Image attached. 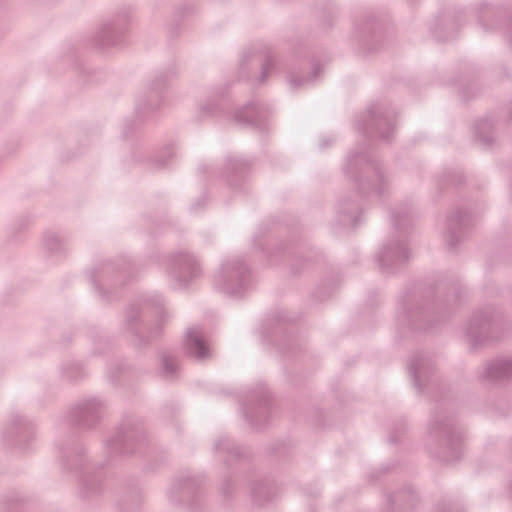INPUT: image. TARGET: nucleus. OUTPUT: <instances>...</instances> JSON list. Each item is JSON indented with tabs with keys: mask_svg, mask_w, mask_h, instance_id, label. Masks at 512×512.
Segmentation results:
<instances>
[{
	"mask_svg": "<svg viewBox=\"0 0 512 512\" xmlns=\"http://www.w3.org/2000/svg\"><path fill=\"white\" fill-rule=\"evenodd\" d=\"M502 314L492 307L475 312L465 327V339L474 350L496 339L503 328Z\"/></svg>",
	"mask_w": 512,
	"mask_h": 512,
	"instance_id": "f257e3e1",
	"label": "nucleus"
},
{
	"mask_svg": "<svg viewBox=\"0 0 512 512\" xmlns=\"http://www.w3.org/2000/svg\"><path fill=\"white\" fill-rule=\"evenodd\" d=\"M202 275L200 260L188 251H180L172 255L167 266L169 286L174 290L188 288Z\"/></svg>",
	"mask_w": 512,
	"mask_h": 512,
	"instance_id": "f03ea898",
	"label": "nucleus"
},
{
	"mask_svg": "<svg viewBox=\"0 0 512 512\" xmlns=\"http://www.w3.org/2000/svg\"><path fill=\"white\" fill-rule=\"evenodd\" d=\"M215 286L226 295L241 296L250 286L248 267L238 258L225 261L215 276Z\"/></svg>",
	"mask_w": 512,
	"mask_h": 512,
	"instance_id": "7ed1b4c3",
	"label": "nucleus"
},
{
	"mask_svg": "<svg viewBox=\"0 0 512 512\" xmlns=\"http://www.w3.org/2000/svg\"><path fill=\"white\" fill-rule=\"evenodd\" d=\"M428 433L434 440H443L445 453L443 460L450 462L456 460L461 452V432L455 427L453 421L445 415L437 414L431 418L428 424Z\"/></svg>",
	"mask_w": 512,
	"mask_h": 512,
	"instance_id": "20e7f679",
	"label": "nucleus"
},
{
	"mask_svg": "<svg viewBox=\"0 0 512 512\" xmlns=\"http://www.w3.org/2000/svg\"><path fill=\"white\" fill-rule=\"evenodd\" d=\"M251 61H258L261 64V73L258 77L259 83H264L276 69L275 56L271 49L264 45L251 46L242 52L239 60L241 73L246 72Z\"/></svg>",
	"mask_w": 512,
	"mask_h": 512,
	"instance_id": "39448f33",
	"label": "nucleus"
},
{
	"mask_svg": "<svg viewBox=\"0 0 512 512\" xmlns=\"http://www.w3.org/2000/svg\"><path fill=\"white\" fill-rule=\"evenodd\" d=\"M410 256V249L404 238H391L378 252L379 267L385 272H393L394 268L406 261Z\"/></svg>",
	"mask_w": 512,
	"mask_h": 512,
	"instance_id": "423d86ee",
	"label": "nucleus"
},
{
	"mask_svg": "<svg viewBox=\"0 0 512 512\" xmlns=\"http://www.w3.org/2000/svg\"><path fill=\"white\" fill-rule=\"evenodd\" d=\"M394 111L382 104L374 105L368 111V120L363 129L375 131L384 140H390L394 131Z\"/></svg>",
	"mask_w": 512,
	"mask_h": 512,
	"instance_id": "0eeeda50",
	"label": "nucleus"
},
{
	"mask_svg": "<svg viewBox=\"0 0 512 512\" xmlns=\"http://www.w3.org/2000/svg\"><path fill=\"white\" fill-rule=\"evenodd\" d=\"M478 378L490 383L512 379V357L501 356L487 361L479 370Z\"/></svg>",
	"mask_w": 512,
	"mask_h": 512,
	"instance_id": "6e6552de",
	"label": "nucleus"
},
{
	"mask_svg": "<svg viewBox=\"0 0 512 512\" xmlns=\"http://www.w3.org/2000/svg\"><path fill=\"white\" fill-rule=\"evenodd\" d=\"M408 369L415 388L420 392L436 370V363L429 354H415L409 362Z\"/></svg>",
	"mask_w": 512,
	"mask_h": 512,
	"instance_id": "1a4fd4ad",
	"label": "nucleus"
},
{
	"mask_svg": "<svg viewBox=\"0 0 512 512\" xmlns=\"http://www.w3.org/2000/svg\"><path fill=\"white\" fill-rule=\"evenodd\" d=\"M183 348L189 356L199 361L208 359L212 354L202 330L198 327L187 330Z\"/></svg>",
	"mask_w": 512,
	"mask_h": 512,
	"instance_id": "9d476101",
	"label": "nucleus"
},
{
	"mask_svg": "<svg viewBox=\"0 0 512 512\" xmlns=\"http://www.w3.org/2000/svg\"><path fill=\"white\" fill-rule=\"evenodd\" d=\"M199 484V480L191 475L177 478L168 489L167 496L172 504H182L193 497Z\"/></svg>",
	"mask_w": 512,
	"mask_h": 512,
	"instance_id": "9b49d317",
	"label": "nucleus"
},
{
	"mask_svg": "<svg viewBox=\"0 0 512 512\" xmlns=\"http://www.w3.org/2000/svg\"><path fill=\"white\" fill-rule=\"evenodd\" d=\"M469 224V214L466 210L458 209L447 217L445 240L454 247L461 239V229Z\"/></svg>",
	"mask_w": 512,
	"mask_h": 512,
	"instance_id": "f8f14e48",
	"label": "nucleus"
},
{
	"mask_svg": "<svg viewBox=\"0 0 512 512\" xmlns=\"http://www.w3.org/2000/svg\"><path fill=\"white\" fill-rule=\"evenodd\" d=\"M168 87V79L165 75L154 77L149 83V98L147 106L150 110L156 111L160 109L164 101V93Z\"/></svg>",
	"mask_w": 512,
	"mask_h": 512,
	"instance_id": "ddd939ff",
	"label": "nucleus"
},
{
	"mask_svg": "<svg viewBox=\"0 0 512 512\" xmlns=\"http://www.w3.org/2000/svg\"><path fill=\"white\" fill-rule=\"evenodd\" d=\"M371 177L360 184L361 190H369L378 196L384 195L389 188V182L386 179L381 167H371Z\"/></svg>",
	"mask_w": 512,
	"mask_h": 512,
	"instance_id": "4468645a",
	"label": "nucleus"
},
{
	"mask_svg": "<svg viewBox=\"0 0 512 512\" xmlns=\"http://www.w3.org/2000/svg\"><path fill=\"white\" fill-rule=\"evenodd\" d=\"M321 73L320 66H314L312 71L307 75H303L298 71H290L287 75V82L291 90H300L312 85Z\"/></svg>",
	"mask_w": 512,
	"mask_h": 512,
	"instance_id": "2eb2a0df",
	"label": "nucleus"
},
{
	"mask_svg": "<svg viewBox=\"0 0 512 512\" xmlns=\"http://www.w3.org/2000/svg\"><path fill=\"white\" fill-rule=\"evenodd\" d=\"M262 108L255 104L250 103L235 113V121L241 125H260L262 121Z\"/></svg>",
	"mask_w": 512,
	"mask_h": 512,
	"instance_id": "dca6fc26",
	"label": "nucleus"
},
{
	"mask_svg": "<svg viewBox=\"0 0 512 512\" xmlns=\"http://www.w3.org/2000/svg\"><path fill=\"white\" fill-rule=\"evenodd\" d=\"M130 336L133 335L135 343L137 345H143L150 341L152 338V332L143 322H136L133 309L130 307Z\"/></svg>",
	"mask_w": 512,
	"mask_h": 512,
	"instance_id": "f3484780",
	"label": "nucleus"
},
{
	"mask_svg": "<svg viewBox=\"0 0 512 512\" xmlns=\"http://www.w3.org/2000/svg\"><path fill=\"white\" fill-rule=\"evenodd\" d=\"M178 371V362L176 358L169 354L163 353L161 355V373L164 377L170 378L176 375Z\"/></svg>",
	"mask_w": 512,
	"mask_h": 512,
	"instance_id": "a211bd4d",
	"label": "nucleus"
},
{
	"mask_svg": "<svg viewBox=\"0 0 512 512\" xmlns=\"http://www.w3.org/2000/svg\"><path fill=\"white\" fill-rule=\"evenodd\" d=\"M477 135L480 139V141L484 145H490L494 141V137L491 133L492 125L489 121L483 120L477 125Z\"/></svg>",
	"mask_w": 512,
	"mask_h": 512,
	"instance_id": "6ab92c4d",
	"label": "nucleus"
},
{
	"mask_svg": "<svg viewBox=\"0 0 512 512\" xmlns=\"http://www.w3.org/2000/svg\"><path fill=\"white\" fill-rule=\"evenodd\" d=\"M218 110V105L214 98H208L201 102L198 106V114L200 117L214 115Z\"/></svg>",
	"mask_w": 512,
	"mask_h": 512,
	"instance_id": "aec40b11",
	"label": "nucleus"
},
{
	"mask_svg": "<svg viewBox=\"0 0 512 512\" xmlns=\"http://www.w3.org/2000/svg\"><path fill=\"white\" fill-rule=\"evenodd\" d=\"M215 449L217 451H223V452H228V453H232L235 455H239L238 448H236L234 443L228 438H223V439L217 440L215 442Z\"/></svg>",
	"mask_w": 512,
	"mask_h": 512,
	"instance_id": "412c9836",
	"label": "nucleus"
},
{
	"mask_svg": "<svg viewBox=\"0 0 512 512\" xmlns=\"http://www.w3.org/2000/svg\"><path fill=\"white\" fill-rule=\"evenodd\" d=\"M341 213L343 214V223L346 225V224H351V225H355L356 224V217L352 214V212L350 211H346V210H341Z\"/></svg>",
	"mask_w": 512,
	"mask_h": 512,
	"instance_id": "4be33fe9",
	"label": "nucleus"
},
{
	"mask_svg": "<svg viewBox=\"0 0 512 512\" xmlns=\"http://www.w3.org/2000/svg\"><path fill=\"white\" fill-rule=\"evenodd\" d=\"M362 159H363L362 155H354V154H352V155L348 156L347 161H348L349 165H352L354 162L358 163Z\"/></svg>",
	"mask_w": 512,
	"mask_h": 512,
	"instance_id": "5701e85b",
	"label": "nucleus"
},
{
	"mask_svg": "<svg viewBox=\"0 0 512 512\" xmlns=\"http://www.w3.org/2000/svg\"><path fill=\"white\" fill-rule=\"evenodd\" d=\"M417 316L416 315H410L409 316V321L411 322V325L415 328V329H421L422 328V325L421 324H418L416 323V318Z\"/></svg>",
	"mask_w": 512,
	"mask_h": 512,
	"instance_id": "b1692460",
	"label": "nucleus"
},
{
	"mask_svg": "<svg viewBox=\"0 0 512 512\" xmlns=\"http://www.w3.org/2000/svg\"><path fill=\"white\" fill-rule=\"evenodd\" d=\"M247 417H249V418H250L251 422H253V423L257 424V422H258V420H259V417H260V416H259L258 414H256V415H248V414H247Z\"/></svg>",
	"mask_w": 512,
	"mask_h": 512,
	"instance_id": "393cba45",
	"label": "nucleus"
},
{
	"mask_svg": "<svg viewBox=\"0 0 512 512\" xmlns=\"http://www.w3.org/2000/svg\"><path fill=\"white\" fill-rule=\"evenodd\" d=\"M440 512H453L452 509L450 507H444L442 511Z\"/></svg>",
	"mask_w": 512,
	"mask_h": 512,
	"instance_id": "a878e982",
	"label": "nucleus"
},
{
	"mask_svg": "<svg viewBox=\"0 0 512 512\" xmlns=\"http://www.w3.org/2000/svg\"><path fill=\"white\" fill-rule=\"evenodd\" d=\"M254 493H255L256 495H258V496H261L262 491H261L260 489H255V490H254Z\"/></svg>",
	"mask_w": 512,
	"mask_h": 512,
	"instance_id": "bb28decb",
	"label": "nucleus"
}]
</instances>
